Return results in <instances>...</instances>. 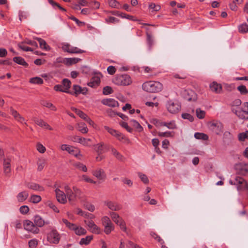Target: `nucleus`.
<instances>
[{"mask_svg":"<svg viewBox=\"0 0 248 248\" xmlns=\"http://www.w3.org/2000/svg\"><path fill=\"white\" fill-rule=\"evenodd\" d=\"M64 190L66 193L67 198L69 202L73 204L75 203L77 199L83 200L84 195L82 191L76 186H74L71 189L68 185H65Z\"/></svg>","mask_w":248,"mask_h":248,"instance_id":"1","label":"nucleus"},{"mask_svg":"<svg viewBox=\"0 0 248 248\" xmlns=\"http://www.w3.org/2000/svg\"><path fill=\"white\" fill-rule=\"evenodd\" d=\"M142 89L148 92H159L162 89V85L158 81H149L142 84Z\"/></svg>","mask_w":248,"mask_h":248,"instance_id":"2","label":"nucleus"},{"mask_svg":"<svg viewBox=\"0 0 248 248\" xmlns=\"http://www.w3.org/2000/svg\"><path fill=\"white\" fill-rule=\"evenodd\" d=\"M62 221L68 229L73 231L78 235H85L87 233V231L84 228L80 226H78L75 224L70 223L66 219H62Z\"/></svg>","mask_w":248,"mask_h":248,"instance_id":"3","label":"nucleus"},{"mask_svg":"<svg viewBox=\"0 0 248 248\" xmlns=\"http://www.w3.org/2000/svg\"><path fill=\"white\" fill-rule=\"evenodd\" d=\"M109 215L112 220L117 225L119 226L121 230L128 234L126 224L123 219L117 213L114 212H110Z\"/></svg>","mask_w":248,"mask_h":248,"instance_id":"4","label":"nucleus"},{"mask_svg":"<svg viewBox=\"0 0 248 248\" xmlns=\"http://www.w3.org/2000/svg\"><path fill=\"white\" fill-rule=\"evenodd\" d=\"M61 238V234L55 228H51L50 231L47 233V240L51 244H59Z\"/></svg>","mask_w":248,"mask_h":248,"instance_id":"5","label":"nucleus"},{"mask_svg":"<svg viewBox=\"0 0 248 248\" xmlns=\"http://www.w3.org/2000/svg\"><path fill=\"white\" fill-rule=\"evenodd\" d=\"M61 149L68 152L70 154L73 155L79 159H81L82 157L80 150L78 148L67 144H62L61 146Z\"/></svg>","mask_w":248,"mask_h":248,"instance_id":"6","label":"nucleus"},{"mask_svg":"<svg viewBox=\"0 0 248 248\" xmlns=\"http://www.w3.org/2000/svg\"><path fill=\"white\" fill-rule=\"evenodd\" d=\"M104 128L111 135L116 137L119 140L128 143L129 140L126 138L123 134L107 126H105Z\"/></svg>","mask_w":248,"mask_h":248,"instance_id":"7","label":"nucleus"},{"mask_svg":"<svg viewBox=\"0 0 248 248\" xmlns=\"http://www.w3.org/2000/svg\"><path fill=\"white\" fill-rule=\"evenodd\" d=\"M104 128L111 135L116 137L119 140L128 143L129 140L126 138L123 134L107 126H105Z\"/></svg>","mask_w":248,"mask_h":248,"instance_id":"8","label":"nucleus"},{"mask_svg":"<svg viewBox=\"0 0 248 248\" xmlns=\"http://www.w3.org/2000/svg\"><path fill=\"white\" fill-rule=\"evenodd\" d=\"M231 185H235L237 186L238 190H248V184L247 182L242 177H236L234 180H230Z\"/></svg>","mask_w":248,"mask_h":248,"instance_id":"9","label":"nucleus"},{"mask_svg":"<svg viewBox=\"0 0 248 248\" xmlns=\"http://www.w3.org/2000/svg\"><path fill=\"white\" fill-rule=\"evenodd\" d=\"M23 226L25 230L33 234H38L39 229L35 226L34 222L29 220H25L23 222Z\"/></svg>","mask_w":248,"mask_h":248,"instance_id":"10","label":"nucleus"},{"mask_svg":"<svg viewBox=\"0 0 248 248\" xmlns=\"http://www.w3.org/2000/svg\"><path fill=\"white\" fill-rule=\"evenodd\" d=\"M102 222L104 226V232L107 234H109L114 229V226L110 218L107 216H105L102 218Z\"/></svg>","mask_w":248,"mask_h":248,"instance_id":"11","label":"nucleus"},{"mask_svg":"<svg viewBox=\"0 0 248 248\" xmlns=\"http://www.w3.org/2000/svg\"><path fill=\"white\" fill-rule=\"evenodd\" d=\"M168 110L171 113L175 114L179 112L181 109V105L178 102H174L171 100L168 101L166 104Z\"/></svg>","mask_w":248,"mask_h":248,"instance_id":"12","label":"nucleus"},{"mask_svg":"<svg viewBox=\"0 0 248 248\" xmlns=\"http://www.w3.org/2000/svg\"><path fill=\"white\" fill-rule=\"evenodd\" d=\"M104 204L112 211L111 212L118 211L122 208V206L120 204L114 201H107L104 202Z\"/></svg>","mask_w":248,"mask_h":248,"instance_id":"13","label":"nucleus"},{"mask_svg":"<svg viewBox=\"0 0 248 248\" xmlns=\"http://www.w3.org/2000/svg\"><path fill=\"white\" fill-rule=\"evenodd\" d=\"M84 222L88 227V230L93 233L99 234L100 233V229L94 223L93 221L90 220H85Z\"/></svg>","mask_w":248,"mask_h":248,"instance_id":"14","label":"nucleus"},{"mask_svg":"<svg viewBox=\"0 0 248 248\" xmlns=\"http://www.w3.org/2000/svg\"><path fill=\"white\" fill-rule=\"evenodd\" d=\"M56 197L58 202L64 204L67 202V196L66 193L57 188L55 190Z\"/></svg>","mask_w":248,"mask_h":248,"instance_id":"15","label":"nucleus"},{"mask_svg":"<svg viewBox=\"0 0 248 248\" xmlns=\"http://www.w3.org/2000/svg\"><path fill=\"white\" fill-rule=\"evenodd\" d=\"M92 174L99 181H104L106 177L105 171L101 168H98L92 171Z\"/></svg>","mask_w":248,"mask_h":248,"instance_id":"16","label":"nucleus"},{"mask_svg":"<svg viewBox=\"0 0 248 248\" xmlns=\"http://www.w3.org/2000/svg\"><path fill=\"white\" fill-rule=\"evenodd\" d=\"M112 82L118 86H127L132 83L131 78H112Z\"/></svg>","mask_w":248,"mask_h":248,"instance_id":"17","label":"nucleus"},{"mask_svg":"<svg viewBox=\"0 0 248 248\" xmlns=\"http://www.w3.org/2000/svg\"><path fill=\"white\" fill-rule=\"evenodd\" d=\"M208 125L210 128L217 134H218L222 130L223 126L220 123L210 122L209 123Z\"/></svg>","mask_w":248,"mask_h":248,"instance_id":"18","label":"nucleus"},{"mask_svg":"<svg viewBox=\"0 0 248 248\" xmlns=\"http://www.w3.org/2000/svg\"><path fill=\"white\" fill-rule=\"evenodd\" d=\"M33 222L35 226L39 227H42L44 226L45 224H49V222L45 221L39 215H36L33 218Z\"/></svg>","mask_w":248,"mask_h":248,"instance_id":"19","label":"nucleus"},{"mask_svg":"<svg viewBox=\"0 0 248 248\" xmlns=\"http://www.w3.org/2000/svg\"><path fill=\"white\" fill-rule=\"evenodd\" d=\"M73 89L74 90V93H72L70 92V93L71 94H75L76 96L79 94L86 95L88 91L86 88H81L80 86L76 85L73 86Z\"/></svg>","mask_w":248,"mask_h":248,"instance_id":"20","label":"nucleus"},{"mask_svg":"<svg viewBox=\"0 0 248 248\" xmlns=\"http://www.w3.org/2000/svg\"><path fill=\"white\" fill-rule=\"evenodd\" d=\"M11 160L9 158H4L3 159V171L4 174L8 176L11 172Z\"/></svg>","mask_w":248,"mask_h":248,"instance_id":"21","label":"nucleus"},{"mask_svg":"<svg viewBox=\"0 0 248 248\" xmlns=\"http://www.w3.org/2000/svg\"><path fill=\"white\" fill-rule=\"evenodd\" d=\"M72 140L74 142H78L84 146H90V145L89 143L91 141V139H86V138H82V137H80L79 136H76L73 138Z\"/></svg>","mask_w":248,"mask_h":248,"instance_id":"22","label":"nucleus"},{"mask_svg":"<svg viewBox=\"0 0 248 248\" xmlns=\"http://www.w3.org/2000/svg\"><path fill=\"white\" fill-rule=\"evenodd\" d=\"M101 103L104 105L113 108L119 106L118 101L113 98L104 99L101 101Z\"/></svg>","mask_w":248,"mask_h":248,"instance_id":"23","label":"nucleus"},{"mask_svg":"<svg viewBox=\"0 0 248 248\" xmlns=\"http://www.w3.org/2000/svg\"><path fill=\"white\" fill-rule=\"evenodd\" d=\"M184 98L188 101H194L197 99V95L195 92L191 90L186 91Z\"/></svg>","mask_w":248,"mask_h":248,"instance_id":"24","label":"nucleus"},{"mask_svg":"<svg viewBox=\"0 0 248 248\" xmlns=\"http://www.w3.org/2000/svg\"><path fill=\"white\" fill-rule=\"evenodd\" d=\"M10 112L11 115L14 117V119L16 121L22 124L24 123V118L16 110H15L13 108H10Z\"/></svg>","mask_w":248,"mask_h":248,"instance_id":"25","label":"nucleus"},{"mask_svg":"<svg viewBox=\"0 0 248 248\" xmlns=\"http://www.w3.org/2000/svg\"><path fill=\"white\" fill-rule=\"evenodd\" d=\"M33 121L36 124L44 128L47 129L49 130H52L53 129L47 123L45 122L42 119H38L36 118H34Z\"/></svg>","mask_w":248,"mask_h":248,"instance_id":"26","label":"nucleus"},{"mask_svg":"<svg viewBox=\"0 0 248 248\" xmlns=\"http://www.w3.org/2000/svg\"><path fill=\"white\" fill-rule=\"evenodd\" d=\"M94 149L98 154H101L105 152L106 150H108V146L104 144L103 142H100L95 145Z\"/></svg>","mask_w":248,"mask_h":248,"instance_id":"27","label":"nucleus"},{"mask_svg":"<svg viewBox=\"0 0 248 248\" xmlns=\"http://www.w3.org/2000/svg\"><path fill=\"white\" fill-rule=\"evenodd\" d=\"M29 197V193L27 191H23L19 192L16 196V199L19 202L25 201Z\"/></svg>","mask_w":248,"mask_h":248,"instance_id":"28","label":"nucleus"},{"mask_svg":"<svg viewBox=\"0 0 248 248\" xmlns=\"http://www.w3.org/2000/svg\"><path fill=\"white\" fill-rule=\"evenodd\" d=\"M35 40H36L39 43L40 47L43 49H45L47 51H49L51 49V47L49 46L45 40L42 38L39 37H35Z\"/></svg>","mask_w":248,"mask_h":248,"instance_id":"29","label":"nucleus"},{"mask_svg":"<svg viewBox=\"0 0 248 248\" xmlns=\"http://www.w3.org/2000/svg\"><path fill=\"white\" fill-rule=\"evenodd\" d=\"M210 89L211 91L216 93H220L222 90V86L220 84L216 82H213L210 85Z\"/></svg>","mask_w":248,"mask_h":248,"instance_id":"30","label":"nucleus"},{"mask_svg":"<svg viewBox=\"0 0 248 248\" xmlns=\"http://www.w3.org/2000/svg\"><path fill=\"white\" fill-rule=\"evenodd\" d=\"M40 103L42 106L45 107L51 110L56 111L57 108L51 102L48 101L43 100H41Z\"/></svg>","mask_w":248,"mask_h":248,"instance_id":"31","label":"nucleus"},{"mask_svg":"<svg viewBox=\"0 0 248 248\" xmlns=\"http://www.w3.org/2000/svg\"><path fill=\"white\" fill-rule=\"evenodd\" d=\"M27 186L28 188L35 191H43L44 190V188L43 186L35 183L28 184Z\"/></svg>","mask_w":248,"mask_h":248,"instance_id":"32","label":"nucleus"},{"mask_svg":"<svg viewBox=\"0 0 248 248\" xmlns=\"http://www.w3.org/2000/svg\"><path fill=\"white\" fill-rule=\"evenodd\" d=\"M13 61L20 65H22L25 67H27L29 65L28 63L26 62L25 60L21 57H15L13 58Z\"/></svg>","mask_w":248,"mask_h":248,"instance_id":"33","label":"nucleus"},{"mask_svg":"<svg viewBox=\"0 0 248 248\" xmlns=\"http://www.w3.org/2000/svg\"><path fill=\"white\" fill-rule=\"evenodd\" d=\"M235 113L242 119H248V111L241 109L236 110Z\"/></svg>","mask_w":248,"mask_h":248,"instance_id":"34","label":"nucleus"},{"mask_svg":"<svg viewBox=\"0 0 248 248\" xmlns=\"http://www.w3.org/2000/svg\"><path fill=\"white\" fill-rule=\"evenodd\" d=\"M46 164V160L44 158H41L38 159L37 165V170L38 171H41L43 170Z\"/></svg>","mask_w":248,"mask_h":248,"instance_id":"35","label":"nucleus"},{"mask_svg":"<svg viewBox=\"0 0 248 248\" xmlns=\"http://www.w3.org/2000/svg\"><path fill=\"white\" fill-rule=\"evenodd\" d=\"M71 81L68 80L67 78H64L62 80V85L64 89L65 90V92L66 93H70L69 91V89L71 87Z\"/></svg>","mask_w":248,"mask_h":248,"instance_id":"36","label":"nucleus"},{"mask_svg":"<svg viewBox=\"0 0 248 248\" xmlns=\"http://www.w3.org/2000/svg\"><path fill=\"white\" fill-rule=\"evenodd\" d=\"M80 60H81L78 58H66L64 61V62L67 65H71L77 63Z\"/></svg>","mask_w":248,"mask_h":248,"instance_id":"37","label":"nucleus"},{"mask_svg":"<svg viewBox=\"0 0 248 248\" xmlns=\"http://www.w3.org/2000/svg\"><path fill=\"white\" fill-rule=\"evenodd\" d=\"M111 151L112 155L118 160L121 161L124 160V156L122 155L119 152H118L115 148H112Z\"/></svg>","mask_w":248,"mask_h":248,"instance_id":"38","label":"nucleus"},{"mask_svg":"<svg viewBox=\"0 0 248 248\" xmlns=\"http://www.w3.org/2000/svg\"><path fill=\"white\" fill-rule=\"evenodd\" d=\"M93 238V235L87 236L85 238H82L81 239L79 244L80 245H88Z\"/></svg>","mask_w":248,"mask_h":248,"instance_id":"39","label":"nucleus"},{"mask_svg":"<svg viewBox=\"0 0 248 248\" xmlns=\"http://www.w3.org/2000/svg\"><path fill=\"white\" fill-rule=\"evenodd\" d=\"M157 135L160 137H173L174 135V132L171 131L158 132Z\"/></svg>","mask_w":248,"mask_h":248,"instance_id":"40","label":"nucleus"},{"mask_svg":"<svg viewBox=\"0 0 248 248\" xmlns=\"http://www.w3.org/2000/svg\"><path fill=\"white\" fill-rule=\"evenodd\" d=\"M78 130L82 133H87L88 131L87 127L85 123H80L78 124Z\"/></svg>","mask_w":248,"mask_h":248,"instance_id":"41","label":"nucleus"},{"mask_svg":"<svg viewBox=\"0 0 248 248\" xmlns=\"http://www.w3.org/2000/svg\"><path fill=\"white\" fill-rule=\"evenodd\" d=\"M194 137L196 139L199 140H206L208 139V136L207 135L202 133H196L194 134Z\"/></svg>","mask_w":248,"mask_h":248,"instance_id":"42","label":"nucleus"},{"mask_svg":"<svg viewBox=\"0 0 248 248\" xmlns=\"http://www.w3.org/2000/svg\"><path fill=\"white\" fill-rule=\"evenodd\" d=\"M74 166L78 170L83 171V172H86L87 171V168L86 165L81 163H76L74 164Z\"/></svg>","mask_w":248,"mask_h":248,"instance_id":"43","label":"nucleus"},{"mask_svg":"<svg viewBox=\"0 0 248 248\" xmlns=\"http://www.w3.org/2000/svg\"><path fill=\"white\" fill-rule=\"evenodd\" d=\"M31 201L33 203H37L39 202L42 198L40 196L37 195H32L31 196Z\"/></svg>","mask_w":248,"mask_h":248,"instance_id":"44","label":"nucleus"},{"mask_svg":"<svg viewBox=\"0 0 248 248\" xmlns=\"http://www.w3.org/2000/svg\"><path fill=\"white\" fill-rule=\"evenodd\" d=\"M73 110L80 118L83 119L84 120L86 119V117H87V115L85 113L78 108H73Z\"/></svg>","mask_w":248,"mask_h":248,"instance_id":"45","label":"nucleus"},{"mask_svg":"<svg viewBox=\"0 0 248 248\" xmlns=\"http://www.w3.org/2000/svg\"><path fill=\"white\" fill-rule=\"evenodd\" d=\"M46 205L52 209L54 212L56 213L59 212V210L58 208L51 201H47L46 202Z\"/></svg>","mask_w":248,"mask_h":248,"instance_id":"46","label":"nucleus"},{"mask_svg":"<svg viewBox=\"0 0 248 248\" xmlns=\"http://www.w3.org/2000/svg\"><path fill=\"white\" fill-rule=\"evenodd\" d=\"M81 180L84 181L85 182L91 184H95L96 183V181H94L86 175H82L81 176Z\"/></svg>","mask_w":248,"mask_h":248,"instance_id":"47","label":"nucleus"},{"mask_svg":"<svg viewBox=\"0 0 248 248\" xmlns=\"http://www.w3.org/2000/svg\"><path fill=\"white\" fill-rule=\"evenodd\" d=\"M25 43V42H22L18 44V46L22 50L25 51H32L33 49L32 48L23 46V44Z\"/></svg>","mask_w":248,"mask_h":248,"instance_id":"48","label":"nucleus"},{"mask_svg":"<svg viewBox=\"0 0 248 248\" xmlns=\"http://www.w3.org/2000/svg\"><path fill=\"white\" fill-rule=\"evenodd\" d=\"M48 2L50 4H51L53 6H57L60 10L63 12H66V10L64 8L62 7L60 5V4L55 2L53 0H48Z\"/></svg>","mask_w":248,"mask_h":248,"instance_id":"49","label":"nucleus"},{"mask_svg":"<svg viewBox=\"0 0 248 248\" xmlns=\"http://www.w3.org/2000/svg\"><path fill=\"white\" fill-rule=\"evenodd\" d=\"M196 115L199 119H203L205 115V112L204 110H202L201 108H197L196 110Z\"/></svg>","mask_w":248,"mask_h":248,"instance_id":"50","label":"nucleus"},{"mask_svg":"<svg viewBox=\"0 0 248 248\" xmlns=\"http://www.w3.org/2000/svg\"><path fill=\"white\" fill-rule=\"evenodd\" d=\"M77 214L78 215L81 216H84V217H87L88 216V217H90V218L93 217V215L88 214V213H85L84 212H83L80 208H78L77 209Z\"/></svg>","mask_w":248,"mask_h":248,"instance_id":"51","label":"nucleus"},{"mask_svg":"<svg viewBox=\"0 0 248 248\" xmlns=\"http://www.w3.org/2000/svg\"><path fill=\"white\" fill-rule=\"evenodd\" d=\"M246 139H248V131L241 133L238 135V140L240 141H244Z\"/></svg>","mask_w":248,"mask_h":248,"instance_id":"52","label":"nucleus"},{"mask_svg":"<svg viewBox=\"0 0 248 248\" xmlns=\"http://www.w3.org/2000/svg\"><path fill=\"white\" fill-rule=\"evenodd\" d=\"M100 83V78H97L96 80H93L92 81L89 82L88 83V85L92 88H96L99 85Z\"/></svg>","mask_w":248,"mask_h":248,"instance_id":"53","label":"nucleus"},{"mask_svg":"<svg viewBox=\"0 0 248 248\" xmlns=\"http://www.w3.org/2000/svg\"><path fill=\"white\" fill-rule=\"evenodd\" d=\"M130 122L132 123L133 126H134L136 129H137L139 130V131H141L143 130L142 127L136 120H132L130 121Z\"/></svg>","mask_w":248,"mask_h":248,"instance_id":"54","label":"nucleus"},{"mask_svg":"<svg viewBox=\"0 0 248 248\" xmlns=\"http://www.w3.org/2000/svg\"><path fill=\"white\" fill-rule=\"evenodd\" d=\"M108 3L110 7L115 8H119L118 5H120L119 2L116 0H108Z\"/></svg>","mask_w":248,"mask_h":248,"instance_id":"55","label":"nucleus"},{"mask_svg":"<svg viewBox=\"0 0 248 248\" xmlns=\"http://www.w3.org/2000/svg\"><path fill=\"white\" fill-rule=\"evenodd\" d=\"M113 93L112 89L109 86H106L104 87L103 90V93L104 95H108Z\"/></svg>","mask_w":248,"mask_h":248,"instance_id":"56","label":"nucleus"},{"mask_svg":"<svg viewBox=\"0 0 248 248\" xmlns=\"http://www.w3.org/2000/svg\"><path fill=\"white\" fill-rule=\"evenodd\" d=\"M29 82L31 83L40 85L43 83L42 78H30Z\"/></svg>","mask_w":248,"mask_h":248,"instance_id":"57","label":"nucleus"},{"mask_svg":"<svg viewBox=\"0 0 248 248\" xmlns=\"http://www.w3.org/2000/svg\"><path fill=\"white\" fill-rule=\"evenodd\" d=\"M69 19L75 21L78 26L81 27L84 26L85 25V22L79 21L78 18H77L73 16H71L69 17Z\"/></svg>","mask_w":248,"mask_h":248,"instance_id":"58","label":"nucleus"},{"mask_svg":"<svg viewBox=\"0 0 248 248\" xmlns=\"http://www.w3.org/2000/svg\"><path fill=\"white\" fill-rule=\"evenodd\" d=\"M37 150L40 153H44L46 150L45 146L40 143H38L36 145Z\"/></svg>","mask_w":248,"mask_h":248,"instance_id":"59","label":"nucleus"},{"mask_svg":"<svg viewBox=\"0 0 248 248\" xmlns=\"http://www.w3.org/2000/svg\"><path fill=\"white\" fill-rule=\"evenodd\" d=\"M38 245V240L36 239H32L29 241V246L31 248H35Z\"/></svg>","mask_w":248,"mask_h":248,"instance_id":"60","label":"nucleus"},{"mask_svg":"<svg viewBox=\"0 0 248 248\" xmlns=\"http://www.w3.org/2000/svg\"><path fill=\"white\" fill-rule=\"evenodd\" d=\"M139 177L140 178L141 181L145 184H148L149 183V180L147 176L144 174L139 172L138 173Z\"/></svg>","mask_w":248,"mask_h":248,"instance_id":"61","label":"nucleus"},{"mask_svg":"<svg viewBox=\"0 0 248 248\" xmlns=\"http://www.w3.org/2000/svg\"><path fill=\"white\" fill-rule=\"evenodd\" d=\"M239 30L241 32L246 33L248 32V25L247 24L241 25L239 27Z\"/></svg>","mask_w":248,"mask_h":248,"instance_id":"62","label":"nucleus"},{"mask_svg":"<svg viewBox=\"0 0 248 248\" xmlns=\"http://www.w3.org/2000/svg\"><path fill=\"white\" fill-rule=\"evenodd\" d=\"M237 90L241 93V94H246L248 93L245 86L241 85L237 87Z\"/></svg>","mask_w":248,"mask_h":248,"instance_id":"63","label":"nucleus"},{"mask_svg":"<svg viewBox=\"0 0 248 248\" xmlns=\"http://www.w3.org/2000/svg\"><path fill=\"white\" fill-rule=\"evenodd\" d=\"M20 212L22 214H26L28 213L29 208L27 205H23L20 207Z\"/></svg>","mask_w":248,"mask_h":248,"instance_id":"64","label":"nucleus"}]
</instances>
